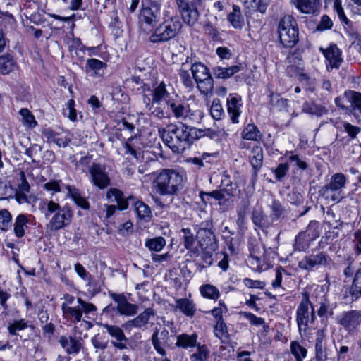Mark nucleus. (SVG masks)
Segmentation results:
<instances>
[{
  "label": "nucleus",
  "instance_id": "1",
  "mask_svg": "<svg viewBox=\"0 0 361 361\" xmlns=\"http://www.w3.org/2000/svg\"><path fill=\"white\" fill-rule=\"evenodd\" d=\"M209 130L199 129L184 124H169L163 130L161 137L164 142L175 153H181L188 148L195 140L204 137Z\"/></svg>",
  "mask_w": 361,
  "mask_h": 361
},
{
  "label": "nucleus",
  "instance_id": "2",
  "mask_svg": "<svg viewBox=\"0 0 361 361\" xmlns=\"http://www.w3.org/2000/svg\"><path fill=\"white\" fill-rule=\"evenodd\" d=\"M167 87L170 85L161 82L152 90L149 95L143 94L145 109L152 117L159 120L170 118L166 106L167 99L170 95Z\"/></svg>",
  "mask_w": 361,
  "mask_h": 361
},
{
  "label": "nucleus",
  "instance_id": "3",
  "mask_svg": "<svg viewBox=\"0 0 361 361\" xmlns=\"http://www.w3.org/2000/svg\"><path fill=\"white\" fill-rule=\"evenodd\" d=\"M42 209L46 218L51 216L47 224V228L51 231H59L68 226L72 220L73 212L69 207H61L59 203L53 200H44L42 203Z\"/></svg>",
  "mask_w": 361,
  "mask_h": 361
},
{
  "label": "nucleus",
  "instance_id": "4",
  "mask_svg": "<svg viewBox=\"0 0 361 361\" xmlns=\"http://www.w3.org/2000/svg\"><path fill=\"white\" fill-rule=\"evenodd\" d=\"M183 176L173 169H163L157 173L154 187L161 195H175L182 188Z\"/></svg>",
  "mask_w": 361,
  "mask_h": 361
},
{
  "label": "nucleus",
  "instance_id": "5",
  "mask_svg": "<svg viewBox=\"0 0 361 361\" xmlns=\"http://www.w3.org/2000/svg\"><path fill=\"white\" fill-rule=\"evenodd\" d=\"M181 27V22L178 17L168 16L166 12L164 21L152 29L149 39L152 43L168 42L178 35Z\"/></svg>",
  "mask_w": 361,
  "mask_h": 361
},
{
  "label": "nucleus",
  "instance_id": "6",
  "mask_svg": "<svg viewBox=\"0 0 361 361\" xmlns=\"http://www.w3.org/2000/svg\"><path fill=\"white\" fill-rule=\"evenodd\" d=\"M278 32L281 44L286 47H293L299 40L298 23L291 15L282 17L278 25Z\"/></svg>",
  "mask_w": 361,
  "mask_h": 361
},
{
  "label": "nucleus",
  "instance_id": "7",
  "mask_svg": "<svg viewBox=\"0 0 361 361\" xmlns=\"http://www.w3.org/2000/svg\"><path fill=\"white\" fill-rule=\"evenodd\" d=\"M161 16V3L159 1L142 4L139 16V23L141 27L144 30H152L159 22Z\"/></svg>",
  "mask_w": 361,
  "mask_h": 361
},
{
  "label": "nucleus",
  "instance_id": "8",
  "mask_svg": "<svg viewBox=\"0 0 361 361\" xmlns=\"http://www.w3.org/2000/svg\"><path fill=\"white\" fill-rule=\"evenodd\" d=\"M315 319L314 307L310 300L307 293H305L296 310V321L299 332L300 333L302 330L306 331L309 322H314Z\"/></svg>",
  "mask_w": 361,
  "mask_h": 361
},
{
  "label": "nucleus",
  "instance_id": "9",
  "mask_svg": "<svg viewBox=\"0 0 361 361\" xmlns=\"http://www.w3.org/2000/svg\"><path fill=\"white\" fill-rule=\"evenodd\" d=\"M78 305L75 307L61 305L63 317L67 321L71 322H80L82 319V313L85 315L97 310L96 306L90 302H87L80 298L77 300Z\"/></svg>",
  "mask_w": 361,
  "mask_h": 361
},
{
  "label": "nucleus",
  "instance_id": "10",
  "mask_svg": "<svg viewBox=\"0 0 361 361\" xmlns=\"http://www.w3.org/2000/svg\"><path fill=\"white\" fill-rule=\"evenodd\" d=\"M176 2L183 21L193 25L198 20V8L202 6V0H192L190 4L185 0H176Z\"/></svg>",
  "mask_w": 361,
  "mask_h": 361
},
{
  "label": "nucleus",
  "instance_id": "11",
  "mask_svg": "<svg viewBox=\"0 0 361 361\" xmlns=\"http://www.w3.org/2000/svg\"><path fill=\"white\" fill-rule=\"evenodd\" d=\"M346 180V177L344 174L337 173L331 176L329 184L322 187L320 192L326 198H330L332 201L338 202L342 198L341 192L345 188Z\"/></svg>",
  "mask_w": 361,
  "mask_h": 361
},
{
  "label": "nucleus",
  "instance_id": "12",
  "mask_svg": "<svg viewBox=\"0 0 361 361\" xmlns=\"http://www.w3.org/2000/svg\"><path fill=\"white\" fill-rule=\"evenodd\" d=\"M331 262L329 256L324 252L305 256L299 262V267L305 270H312L319 266H326Z\"/></svg>",
  "mask_w": 361,
  "mask_h": 361
},
{
  "label": "nucleus",
  "instance_id": "13",
  "mask_svg": "<svg viewBox=\"0 0 361 361\" xmlns=\"http://www.w3.org/2000/svg\"><path fill=\"white\" fill-rule=\"evenodd\" d=\"M235 190L236 188H221L209 192L207 195L218 201V204L225 212L232 205Z\"/></svg>",
  "mask_w": 361,
  "mask_h": 361
},
{
  "label": "nucleus",
  "instance_id": "14",
  "mask_svg": "<svg viewBox=\"0 0 361 361\" xmlns=\"http://www.w3.org/2000/svg\"><path fill=\"white\" fill-rule=\"evenodd\" d=\"M92 183L100 189L107 188L110 184V178L105 171V168L98 163H93L89 167Z\"/></svg>",
  "mask_w": 361,
  "mask_h": 361
},
{
  "label": "nucleus",
  "instance_id": "15",
  "mask_svg": "<svg viewBox=\"0 0 361 361\" xmlns=\"http://www.w3.org/2000/svg\"><path fill=\"white\" fill-rule=\"evenodd\" d=\"M196 238L203 250L215 251L218 247L216 236L210 229L200 228L197 232Z\"/></svg>",
  "mask_w": 361,
  "mask_h": 361
},
{
  "label": "nucleus",
  "instance_id": "16",
  "mask_svg": "<svg viewBox=\"0 0 361 361\" xmlns=\"http://www.w3.org/2000/svg\"><path fill=\"white\" fill-rule=\"evenodd\" d=\"M155 315L152 308H147L135 318L123 324L122 327L126 331H131L133 329H145L148 324L151 317Z\"/></svg>",
  "mask_w": 361,
  "mask_h": 361
},
{
  "label": "nucleus",
  "instance_id": "17",
  "mask_svg": "<svg viewBox=\"0 0 361 361\" xmlns=\"http://www.w3.org/2000/svg\"><path fill=\"white\" fill-rule=\"evenodd\" d=\"M111 297L116 303V309L120 314L130 317L137 313L138 306L130 303L125 295L113 293L111 295Z\"/></svg>",
  "mask_w": 361,
  "mask_h": 361
},
{
  "label": "nucleus",
  "instance_id": "18",
  "mask_svg": "<svg viewBox=\"0 0 361 361\" xmlns=\"http://www.w3.org/2000/svg\"><path fill=\"white\" fill-rule=\"evenodd\" d=\"M166 106L170 114V117L173 116L176 119H182L183 117L187 115L186 113L188 112L189 105L185 102L175 100L169 95L167 99Z\"/></svg>",
  "mask_w": 361,
  "mask_h": 361
},
{
  "label": "nucleus",
  "instance_id": "19",
  "mask_svg": "<svg viewBox=\"0 0 361 361\" xmlns=\"http://www.w3.org/2000/svg\"><path fill=\"white\" fill-rule=\"evenodd\" d=\"M360 322L361 312L356 310L344 312L339 319V324L349 331L355 329Z\"/></svg>",
  "mask_w": 361,
  "mask_h": 361
},
{
  "label": "nucleus",
  "instance_id": "20",
  "mask_svg": "<svg viewBox=\"0 0 361 361\" xmlns=\"http://www.w3.org/2000/svg\"><path fill=\"white\" fill-rule=\"evenodd\" d=\"M290 4L302 13L315 15L319 12V0H291Z\"/></svg>",
  "mask_w": 361,
  "mask_h": 361
},
{
  "label": "nucleus",
  "instance_id": "21",
  "mask_svg": "<svg viewBox=\"0 0 361 361\" xmlns=\"http://www.w3.org/2000/svg\"><path fill=\"white\" fill-rule=\"evenodd\" d=\"M324 55L327 61L326 66L329 68H338L343 59L341 56V51L336 44L330 45L324 51Z\"/></svg>",
  "mask_w": 361,
  "mask_h": 361
},
{
  "label": "nucleus",
  "instance_id": "22",
  "mask_svg": "<svg viewBox=\"0 0 361 361\" xmlns=\"http://www.w3.org/2000/svg\"><path fill=\"white\" fill-rule=\"evenodd\" d=\"M241 97L237 94H231L227 98V110L233 123H238L240 114Z\"/></svg>",
  "mask_w": 361,
  "mask_h": 361
},
{
  "label": "nucleus",
  "instance_id": "23",
  "mask_svg": "<svg viewBox=\"0 0 361 361\" xmlns=\"http://www.w3.org/2000/svg\"><path fill=\"white\" fill-rule=\"evenodd\" d=\"M59 343L63 350L68 354H78L82 347V343L76 338L62 336L59 338Z\"/></svg>",
  "mask_w": 361,
  "mask_h": 361
},
{
  "label": "nucleus",
  "instance_id": "24",
  "mask_svg": "<svg viewBox=\"0 0 361 361\" xmlns=\"http://www.w3.org/2000/svg\"><path fill=\"white\" fill-rule=\"evenodd\" d=\"M106 64L97 59H90L87 61L85 71L92 77L101 76L104 73Z\"/></svg>",
  "mask_w": 361,
  "mask_h": 361
},
{
  "label": "nucleus",
  "instance_id": "25",
  "mask_svg": "<svg viewBox=\"0 0 361 361\" xmlns=\"http://www.w3.org/2000/svg\"><path fill=\"white\" fill-rule=\"evenodd\" d=\"M18 65L13 56L11 54H6L0 56V73L7 75L17 70Z\"/></svg>",
  "mask_w": 361,
  "mask_h": 361
},
{
  "label": "nucleus",
  "instance_id": "26",
  "mask_svg": "<svg viewBox=\"0 0 361 361\" xmlns=\"http://www.w3.org/2000/svg\"><path fill=\"white\" fill-rule=\"evenodd\" d=\"M242 69L240 64L234 65L229 67H222L221 66H215L212 68V73L216 78L227 79L232 77L234 74L238 73Z\"/></svg>",
  "mask_w": 361,
  "mask_h": 361
},
{
  "label": "nucleus",
  "instance_id": "27",
  "mask_svg": "<svg viewBox=\"0 0 361 361\" xmlns=\"http://www.w3.org/2000/svg\"><path fill=\"white\" fill-rule=\"evenodd\" d=\"M324 334L323 331L317 333L315 343V358L317 361H326L328 359V353L325 345L323 343Z\"/></svg>",
  "mask_w": 361,
  "mask_h": 361
},
{
  "label": "nucleus",
  "instance_id": "28",
  "mask_svg": "<svg viewBox=\"0 0 361 361\" xmlns=\"http://www.w3.org/2000/svg\"><path fill=\"white\" fill-rule=\"evenodd\" d=\"M197 334H181L177 336L176 345L183 349L192 348L197 346Z\"/></svg>",
  "mask_w": 361,
  "mask_h": 361
},
{
  "label": "nucleus",
  "instance_id": "29",
  "mask_svg": "<svg viewBox=\"0 0 361 361\" xmlns=\"http://www.w3.org/2000/svg\"><path fill=\"white\" fill-rule=\"evenodd\" d=\"M66 188L68 191V197H70L78 207L84 209H89V202L81 195L79 190L71 185H66Z\"/></svg>",
  "mask_w": 361,
  "mask_h": 361
},
{
  "label": "nucleus",
  "instance_id": "30",
  "mask_svg": "<svg viewBox=\"0 0 361 361\" xmlns=\"http://www.w3.org/2000/svg\"><path fill=\"white\" fill-rule=\"evenodd\" d=\"M252 220L255 226L262 229L268 228L271 226V222L269 221L267 216L264 214L261 208L253 209Z\"/></svg>",
  "mask_w": 361,
  "mask_h": 361
},
{
  "label": "nucleus",
  "instance_id": "31",
  "mask_svg": "<svg viewBox=\"0 0 361 361\" xmlns=\"http://www.w3.org/2000/svg\"><path fill=\"white\" fill-rule=\"evenodd\" d=\"M352 97L353 90H347L335 99V104L339 109L352 112Z\"/></svg>",
  "mask_w": 361,
  "mask_h": 361
},
{
  "label": "nucleus",
  "instance_id": "32",
  "mask_svg": "<svg viewBox=\"0 0 361 361\" xmlns=\"http://www.w3.org/2000/svg\"><path fill=\"white\" fill-rule=\"evenodd\" d=\"M250 161L255 170V173L259 171L263 163V150L259 146H255L250 155Z\"/></svg>",
  "mask_w": 361,
  "mask_h": 361
},
{
  "label": "nucleus",
  "instance_id": "33",
  "mask_svg": "<svg viewBox=\"0 0 361 361\" xmlns=\"http://www.w3.org/2000/svg\"><path fill=\"white\" fill-rule=\"evenodd\" d=\"M302 111L306 114L317 116H322L327 112L324 106L317 104L312 101L305 102L302 104Z\"/></svg>",
  "mask_w": 361,
  "mask_h": 361
},
{
  "label": "nucleus",
  "instance_id": "34",
  "mask_svg": "<svg viewBox=\"0 0 361 361\" xmlns=\"http://www.w3.org/2000/svg\"><path fill=\"white\" fill-rule=\"evenodd\" d=\"M227 19L235 29H241L244 25V18L238 6H233V11L227 16Z\"/></svg>",
  "mask_w": 361,
  "mask_h": 361
},
{
  "label": "nucleus",
  "instance_id": "35",
  "mask_svg": "<svg viewBox=\"0 0 361 361\" xmlns=\"http://www.w3.org/2000/svg\"><path fill=\"white\" fill-rule=\"evenodd\" d=\"M270 209L271 223L283 219L286 216V210L279 200H274L272 201L270 205Z\"/></svg>",
  "mask_w": 361,
  "mask_h": 361
},
{
  "label": "nucleus",
  "instance_id": "36",
  "mask_svg": "<svg viewBox=\"0 0 361 361\" xmlns=\"http://www.w3.org/2000/svg\"><path fill=\"white\" fill-rule=\"evenodd\" d=\"M139 144L140 142L137 140L133 138L128 139L124 145L125 154L132 155L136 161H138L142 154V149L139 147Z\"/></svg>",
  "mask_w": 361,
  "mask_h": 361
},
{
  "label": "nucleus",
  "instance_id": "37",
  "mask_svg": "<svg viewBox=\"0 0 361 361\" xmlns=\"http://www.w3.org/2000/svg\"><path fill=\"white\" fill-rule=\"evenodd\" d=\"M176 307L188 317H192L195 312V305L192 301L187 298L178 299L176 301Z\"/></svg>",
  "mask_w": 361,
  "mask_h": 361
},
{
  "label": "nucleus",
  "instance_id": "38",
  "mask_svg": "<svg viewBox=\"0 0 361 361\" xmlns=\"http://www.w3.org/2000/svg\"><path fill=\"white\" fill-rule=\"evenodd\" d=\"M107 197L109 198L114 197L115 201L117 202L118 207L121 210L127 209L128 200H133L132 197H129L128 200L124 199L123 192L116 188H111L107 192Z\"/></svg>",
  "mask_w": 361,
  "mask_h": 361
},
{
  "label": "nucleus",
  "instance_id": "39",
  "mask_svg": "<svg viewBox=\"0 0 361 361\" xmlns=\"http://www.w3.org/2000/svg\"><path fill=\"white\" fill-rule=\"evenodd\" d=\"M190 70L195 82L211 75L208 68L201 63L192 64Z\"/></svg>",
  "mask_w": 361,
  "mask_h": 361
},
{
  "label": "nucleus",
  "instance_id": "40",
  "mask_svg": "<svg viewBox=\"0 0 361 361\" xmlns=\"http://www.w3.org/2000/svg\"><path fill=\"white\" fill-rule=\"evenodd\" d=\"M29 326L25 319H16L10 322L7 326L8 332L11 336H18V333Z\"/></svg>",
  "mask_w": 361,
  "mask_h": 361
},
{
  "label": "nucleus",
  "instance_id": "41",
  "mask_svg": "<svg viewBox=\"0 0 361 361\" xmlns=\"http://www.w3.org/2000/svg\"><path fill=\"white\" fill-rule=\"evenodd\" d=\"M214 332L215 336L219 338L223 343L228 342L229 335L227 326L223 320H217L214 326Z\"/></svg>",
  "mask_w": 361,
  "mask_h": 361
},
{
  "label": "nucleus",
  "instance_id": "42",
  "mask_svg": "<svg viewBox=\"0 0 361 361\" xmlns=\"http://www.w3.org/2000/svg\"><path fill=\"white\" fill-rule=\"evenodd\" d=\"M102 326L106 330L108 334L116 341H127V338L126 337L123 331L119 326L108 324H102Z\"/></svg>",
  "mask_w": 361,
  "mask_h": 361
},
{
  "label": "nucleus",
  "instance_id": "43",
  "mask_svg": "<svg viewBox=\"0 0 361 361\" xmlns=\"http://www.w3.org/2000/svg\"><path fill=\"white\" fill-rule=\"evenodd\" d=\"M350 294L355 299L361 296V267L355 272L352 285L350 288Z\"/></svg>",
  "mask_w": 361,
  "mask_h": 361
},
{
  "label": "nucleus",
  "instance_id": "44",
  "mask_svg": "<svg viewBox=\"0 0 361 361\" xmlns=\"http://www.w3.org/2000/svg\"><path fill=\"white\" fill-rule=\"evenodd\" d=\"M134 208L137 216L141 219L148 221L152 216L150 207L141 201H137L134 204Z\"/></svg>",
  "mask_w": 361,
  "mask_h": 361
},
{
  "label": "nucleus",
  "instance_id": "45",
  "mask_svg": "<svg viewBox=\"0 0 361 361\" xmlns=\"http://www.w3.org/2000/svg\"><path fill=\"white\" fill-rule=\"evenodd\" d=\"M145 245L150 251L160 252L166 245V240L163 237H156L145 240Z\"/></svg>",
  "mask_w": 361,
  "mask_h": 361
},
{
  "label": "nucleus",
  "instance_id": "46",
  "mask_svg": "<svg viewBox=\"0 0 361 361\" xmlns=\"http://www.w3.org/2000/svg\"><path fill=\"white\" fill-rule=\"evenodd\" d=\"M196 84L201 93L204 95H207L212 92L214 87V80L210 75L201 79V80L196 81Z\"/></svg>",
  "mask_w": 361,
  "mask_h": 361
},
{
  "label": "nucleus",
  "instance_id": "47",
  "mask_svg": "<svg viewBox=\"0 0 361 361\" xmlns=\"http://www.w3.org/2000/svg\"><path fill=\"white\" fill-rule=\"evenodd\" d=\"M28 222L27 217L24 214H20L17 216L14 224V232L17 237L20 238L25 234V228L27 227Z\"/></svg>",
  "mask_w": 361,
  "mask_h": 361
},
{
  "label": "nucleus",
  "instance_id": "48",
  "mask_svg": "<svg viewBox=\"0 0 361 361\" xmlns=\"http://www.w3.org/2000/svg\"><path fill=\"white\" fill-rule=\"evenodd\" d=\"M209 350L205 345H198L197 351L190 355V361H207Z\"/></svg>",
  "mask_w": 361,
  "mask_h": 361
},
{
  "label": "nucleus",
  "instance_id": "49",
  "mask_svg": "<svg viewBox=\"0 0 361 361\" xmlns=\"http://www.w3.org/2000/svg\"><path fill=\"white\" fill-rule=\"evenodd\" d=\"M291 353L296 358V361H302L307 356V349L302 346L298 341H294L290 343Z\"/></svg>",
  "mask_w": 361,
  "mask_h": 361
},
{
  "label": "nucleus",
  "instance_id": "50",
  "mask_svg": "<svg viewBox=\"0 0 361 361\" xmlns=\"http://www.w3.org/2000/svg\"><path fill=\"white\" fill-rule=\"evenodd\" d=\"M180 233L184 247L187 250L192 249L195 241V238L192 231L188 228H183L181 229Z\"/></svg>",
  "mask_w": 361,
  "mask_h": 361
},
{
  "label": "nucleus",
  "instance_id": "51",
  "mask_svg": "<svg viewBox=\"0 0 361 361\" xmlns=\"http://www.w3.org/2000/svg\"><path fill=\"white\" fill-rule=\"evenodd\" d=\"M19 114L22 116V122L25 126L31 128L37 126V123L35 118L29 109L26 108L21 109Z\"/></svg>",
  "mask_w": 361,
  "mask_h": 361
},
{
  "label": "nucleus",
  "instance_id": "52",
  "mask_svg": "<svg viewBox=\"0 0 361 361\" xmlns=\"http://www.w3.org/2000/svg\"><path fill=\"white\" fill-rule=\"evenodd\" d=\"M202 295L204 298L217 300L219 297V290L214 286L206 284L202 286L200 288Z\"/></svg>",
  "mask_w": 361,
  "mask_h": 361
},
{
  "label": "nucleus",
  "instance_id": "53",
  "mask_svg": "<svg viewBox=\"0 0 361 361\" xmlns=\"http://www.w3.org/2000/svg\"><path fill=\"white\" fill-rule=\"evenodd\" d=\"M259 131L254 124H248L242 132V137L247 140H257Z\"/></svg>",
  "mask_w": 361,
  "mask_h": 361
},
{
  "label": "nucleus",
  "instance_id": "54",
  "mask_svg": "<svg viewBox=\"0 0 361 361\" xmlns=\"http://www.w3.org/2000/svg\"><path fill=\"white\" fill-rule=\"evenodd\" d=\"M186 116L183 117L182 120L185 122V124L199 123L202 118V114L200 111H191L190 107L188 109Z\"/></svg>",
  "mask_w": 361,
  "mask_h": 361
},
{
  "label": "nucleus",
  "instance_id": "55",
  "mask_svg": "<svg viewBox=\"0 0 361 361\" xmlns=\"http://www.w3.org/2000/svg\"><path fill=\"white\" fill-rule=\"evenodd\" d=\"M47 138L50 142H54L59 147H66L70 142V140L66 137L60 136L53 132L47 133Z\"/></svg>",
  "mask_w": 361,
  "mask_h": 361
},
{
  "label": "nucleus",
  "instance_id": "56",
  "mask_svg": "<svg viewBox=\"0 0 361 361\" xmlns=\"http://www.w3.org/2000/svg\"><path fill=\"white\" fill-rule=\"evenodd\" d=\"M295 247L298 250H302L307 248L312 240L307 238V235L302 231L298 233V235L295 237Z\"/></svg>",
  "mask_w": 361,
  "mask_h": 361
},
{
  "label": "nucleus",
  "instance_id": "57",
  "mask_svg": "<svg viewBox=\"0 0 361 361\" xmlns=\"http://www.w3.org/2000/svg\"><path fill=\"white\" fill-rule=\"evenodd\" d=\"M304 233L307 235V238L312 241L314 240L319 235V223L316 221H311Z\"/></svg>",
  "mask_w": 361,
  "mask_h": 361
},
{
  "label": "nucleus",
  "instance_id": "58",
  "mask_svg": "<svg viewBox=\"0 0 361 361\" xmlns=\"http://www.w3.org/2000/svg\"><path fill=\"white\" fill-rule=\"evenodd\" d=\"M210 113L212 116L216 120H220L224 115V110L219 99H214L212 102Z\"/></svg>",
  "mask_w": 361,
  "mask_h": 361
},
{
  "label": "nucleus",
  "instance_id": "59",
  "mask_svg": "<svg viewBox=\"0 0 361 361\" xmlns=\"http://www.w3.org/2000/svg\"><path fill=\"white\" fill-rule=\"evenodd\" d=\"M11 215L6 209L0 210V228L7 230L11 226Z\"/></svg>",
  "mask_w": 361,
  "mask_h": 361
},
{
  "label": "nucleus",
  "instance_id": "60",
  "mask_svg": "<svg viewBox=\"0 0 361 361\" xmlns=\"http://www.w3.org/2000/svg\"><path fill=\"white\" fill-rule=\"evenodd\" d=\"M352 112L361 114V93L353 90Z\"/></svg>",
  "mask_w": 361,
  "mask_h": 361
},
{
  "label": "nucleus",
  "instance_id": "61",
  "mask_svg": "<svg viewBox=\"0 0 361 361\" xmlns=\"http://www.w3.org/2000/svg\"><path fill=\"white\" fill-rule=\"evenodd\" d=\"M243 2L247 8L258 10L261 13L265 11L264 6L260 4L261 0H243Z\"/></svg>",
  "mask_w": 361,
  "mask_h": 361
},
{
  "label": "nucleus",
  "instance_id": "62",
  "mask_svg": "<svg viewBox=\"0 0 361 361\" xmlns=\"http://www.w3.org/2000/svg\"><path fill=\"white\" fill-rule=\"evenodd\" d=\"M320 306L317 310V315L319 317H327L329 314H332V311L329 310V302L324 298L319 302Z\"/></svg>",
  "mask_w": 361,
  "mask_h": 361
},
{
  "label": "nucleus",
  "instance_id": "63",
  "mask_svg": "<svg viewBox=\"0 0 361 361\" xmlns=\"http://www.w3.org/2000/svg\"><path fill=\"white\" fill-rule=\"evenodd\" d=\"M332 27V20L327 15H323L321 18L319 23L317 27V30L319 31H324L326 30H330Z\"/></svg>",
  "mask_w": 361,
  "mask_h": 361
},
{
  "label": "nucleus",
  "instance_id": "64",
  "mask_svg": "<svg viewBox=\"0 0 361 361\" xmlns=\"http://www.w3.org/2000/svg\"><path fill=\"white\" fill-rule=\"evenodd\" d=\"M345 131L348 133L351 139L356 137L357 135L360 132V128L353 126L348 122H344L343 124Z\"/></svg>",
  "mask_w": 361,
  "mask_h": 361
}]
</instances>
